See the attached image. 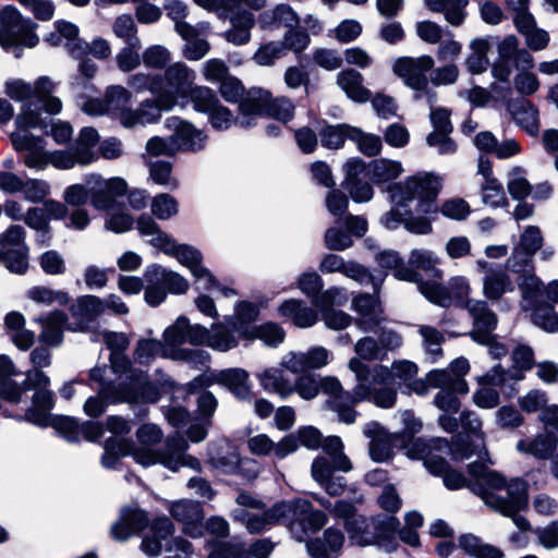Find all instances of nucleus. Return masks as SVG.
<instances>
[{
    "instance_id": "1",
    "label": "nucleus",
    "mask_w": 558,
    "mask_h": 558,
    "mask_svg": "<svg viewBox=\"0 0 558 558\" xmlns=\"http://www.w3.org/2000/svg\"><path fill=\"white\" fill-rule=\"evenodd\" d=\"M236 504L240 508L232 511V519L244 525L251 534L263 533L274 525L284 524L296 541L303 542L310 532L320 530L328 522L325 512L314 509L311 501L302 498L281 501L265 509L260 500L246 493H240Z\"/></svg>"
},
{
    "instance_id": "2",
    "label": "nucleus",
    "mask_w": 558,
    "mask_h": 558,
    "mask_svg": "<svg viewBox=\"0 0 558 558\" xmlns=\"http://www.w3.org/2000/svg\"><path fill=\"white\" fill-rule=\"evenodd\" d=\"M470 473L475 481L473 493L482 498L484 504L496 512L512 519L521 531H529L531 523L519 514L527 505V484L520 478L507 480L501 473L490 470L483 462H473Z\"/></svg>"
},
{
    "instance_id": "3",
    "label": "nucleus",
    "mask_w": 558,
    "mask_h": 558,
    "mask_svg": "<svg viewBox=\"0 0 558 558\" xmlns=\"http://www.w3.org/2000/svg\"><path fill=\"white\" fill-rule=\"evenodd\" d=\"M404 450L409 458L423 460L424 465L432 474L442 476L444 484L448 489H460L469 485L473 492L474 476L469 472L471 481L468 483L461 472L451 470L445 458L436 452L449 454L454 460H464L472 457L475 451L461 449L459 444H449L445 438H413L404 446ZM468 470L470 471V466H468Z\"/></svg>"
},
{
    "instance_id": "4",
    "label": "nucleus",
    "mask_w": 558,
    "mask_h": 558,
    "mask_svg": "<svg viewBox=\"0 0 558 558\" xmlns=\"http://www.w3.org/2000/svg\"><path fill=\"white\" fill-rule=\"evenodd\" d=\"M136 437L143 445L141 448H132V456L137 463L144 466L159 463L173 472L179 471L182 466L201 471V462L195 457L186 453L189 449L187 441L178 433L169 436L162 449L159 450L150 448L162 438V432L157 425H142L136 432Z\"/></svg>"
},
{
    "instance_id": "5",
    "label": "nucleus",
    "mask_w": 558,
    "mask_h": 558,
    "mask_svg": "<svg viewBox=\"0 0 558 558\" xmlns=\"http://www.w3.org/2000/svg\"><path fill=\"white\" fill-rule=\"evenodd\" d=\"M333 512L336 519L343 523L351 544L395 549L393 541L399 521L393 515L367 518L359 514L356 508L344 499L337 500Z\"/></svg>"
},
{
    "instance_id": "6",
    "label": "nucleus",
    "mask_w": 558,
    "mask_h": 558,
    "mask_svg": "<svg viewBox=\"0 0 558 558\" xmlns=\"http://www.w3.org/2000/svg\"><path fill=\"white\" fill-rule=\"evenodd\" d=\"M44 121L39 111L33 109L32 104L21 107L15 118L16 130L11 133L10 140L17 153H24L23 163L37 171H41L49 165L50 151L45 149V141L35 136L29 129L40 128Z\"/></svg>"
},
{
    "instance_id": "7",
    "label": "nucleus",
    "mask_w": 558,
    "mask_h": 558,
    "mask_svg": "<svg viewBox=\"0 0 558 558\" xmlns=\"http://www.w3.org/2000/svg\"><path fill=\"white\" fill-rule=\"evenodd\" d=\"M295 106L288 97H272L268 90L251 89L239 104V126L250 129L266 114L281 123H288L294 117Z\"/></svg>"
},
{
    "instance_id": "8",
    "label": "nucleus",
    "mask_w": 558,
    "mask_h": 558,
    "mask_svg": "<svg viewBox=\"0 0 558 558\" xmlns=\"http://www.w3.org/2000/svg\"><path fill=\"white\" fill-rule=\"evenodd\" d=\"M441 187V179L432 172H418L389 189L395 205L417 199L416 210L425 215L437 213L434 204Z\"/></svg>"
},
{
    "instance_id": "9",
    "label": "nucleus",
    "mask_w": 558,
    "mask_h": 558,
    "mask_svg": "<svg viewBox=\"0 0 558 558\" xmlns=\"http://www.w3.org/2000/svg\"><path fill=\"white\" fill-rule=\"evenodd\" d=\"M56 83L48 76L38 77L33 85L15 78L9 80L4 85V93L15 101H22L23 105L32 104L33 109L41 110L50 114H57L62 109V102L52 94L56 89Z\"/></svg>"
},
{
    "instance_id": "10",
    "label": "nucleus",
    "mask_w": 558,
    "mask_h": 558,
    "mask_svg": "<svg viewBox=\"0 0 558 558\" xmlns=\"http://www.w3.org/2000/svg\"><path fill=\"white\" fill-rule=\"evenodd\" d=\"M173 532L174 526L169 518H156L150 524L149 534L142 542V550L150 557H156L163 547L165 558H192V544L180 536L169 538Z\"/></svg>"
},
{
    "instance_id": "11",
    "label": "nucleus",
    "mask_w": 558,
    "mask_h": 558,
    "mask_svg": "<svg viewBox=\"0 0 558 558\" xmlns=\"http://www.w3.org/2000/svg\"><path fill=\"white\" fill-rule=\"evenodd\" d=\"M356 379L355 401L356 403L368 400L379 408H392L397 401V390L391 386L390 380L379 383L375 380L374 367H369L359 359L352 357L348 364Z\"/></svg>"
},
{
    "instance_id": "12",
    "label": "nucleus",
    "mask_w": 558,
    "mask_h": 558,
    "mask_svg": "<svg viewBox=\"0 0 558 558\" xmlns=\"http://www.w3.org/2000/svg\"><path fill=\"white\" fill-rule=\"evenodd\" d=\"M196 73L182 62L168 66L160 75L159 99L165 110H171L175 105L185 107L189 104Z\"/></svg>"
},
{
    "instance_id": "13",
    "label": "nucleus",
    "mask_w": 558,
    "mask_h": 558,
    "mask_svg": "<svg viewBox=\"0 0 558 558\" xmlns=\"http://www.w3.org/2000/svg\"><path fill=\"white\" fill-rule=\"evenodd\" d=\"M36 27L37 24L24 17L15 7L5 5L0 11V46L4 49L34 48L39 41Z\"/></svg>"
},
{
    "instance_id": "14",
    "label": "nucleus",
    "mask_w": 558,
    "mask_h": 558,
    "mask_svg": "<svg viewBox=\"0 0 558 558\" xmlns=\"http://www.w3.org/2000/svg\"><path fill=\"white\" fill-rule=\"evenodd\" d=\"M434 64V59L428 54H422L417 58L401 57L393 62L392 70L408 87L416 92V99L425 96L427 101L432 104L436 94L428 87L427 73L430 72Z\"/></svg>"
},
{
    "instance_id": "15",
    "label": "nucleus",
    "mask_w": 558,
    "mask_h": 558,
    "mask_svg": "<svg viewBox=\"0 0 558 558\" xmlns=\"http://www.w3.org/2000/svg\"><path fill=\"white\" fill-rule=\"evenodd\" d=\"M466 310L473 317V330L471 337L474 341L488 347V352L493 359L506 356L508 349L495 341L493 331L497 326V316L488 307L486 301L472 300L466 303Z\"/></svg>"
},
{
    "instance_id": "16",
    "label": "nucleus",
    "mask_w": 558,
    "mask_h": 558,
    "mask_svg": "<svg viewBox=\"0 0 558 558\" xmlns=\"http://www.w3.org/2000/svg\"><path fill=\"white\" fill-rule=\"evenodd\" d=\"M517 276V284L521 292V299L526 307L537 296L543 294V281L537 277L534 256L513 246L512 252L505 263V269Z\"/></svg>"
},
{
    "instance_id": "17",
    "label": "nucleus",
    "mask_w": 558,
    "mask_h": 558,
    "mask_svg": "<svg viewBox=\"0 0 558 558\" xmlns=\"http://www.w3.org/2000/svg\"><path fill=\"white\" fill-rule=\"evenodd\" d=\"M418 290L428 301L441 307H449L454 301L457 305L466 308V303L473 300L469 298V280L463 276L450 278L448 287L436 282H420Z\"/></svg>"
},
{
    "instance_id": "18",
    "label": "nucleus",
    "mask_w": 558,
    "mask_h": 558,
    "mask_svg": "<svg viewBox=\"0 0 558 558\" xmlns=\"http://www.w3.org/2000/svg\"><path fill=\"white\" fill-rule=\"evenodd\" d=\"M120 379V393L116 399L118 402L128 403H155L160 398L158 387L147 379L144 371L134 366L119 376Z\"/></svg>"
},
{
    "instance_id": "19",
    "label": "nucleus",
    "mask_w": 558,
    "mask_h": 558,
    "mask_svg": "<svg viewBox=\"0 0 558 558\" xmlns=\"http://www.w3.org/2000/svg\"><path fill=\"white\" fill-rule=\"evenodd\" d=\"M25 381L36 390L33 397V405L25 413L26 420L46 427L50 423V410L53 407L52 392L48 389L49 377L41 371L31 369L26 373Z\"/></svg>"
},
{
    "instance_id": "20",
    "label": "nucleus",
    "mask_w": 558,
    "mask_h": 558,
    "mask_svg": "<svg viewBox=\"0 0 558 558\" xmlns=\"http://www.w3.org/2000/svg\"><path fill=\"white\" fill-rule=\"evenodd\" d=\"M85 182L89 187L90 204L97 210L116 209L119 199L128 192V183L119 177L104 179L99 174H89Z\"/></svg>"
},
{
    "instance_id": "21",
    "label": "nucleus",
    "mask_w": 558,
    "mask_h": 558,
    "mask_svg": "<svg viewBox=\"0 0 558 558\" xmlns=\"http://www.w3.org/2000/svg\"><path fill=\"white\" fill-rule=\"evenodd\" d=\"M513 366L505 369L500 364L494 366L480 379L481 384L494 385V387H502L509 380L523 379V372L532 368L534 364V354L530 347L519 344L512 352Z\"/></svg>"
},
{
    "instance_id": "22",
    "label": "nucleus",
    "mask_w": 558,
    "mask_h": 558,
    "mask_svg": "<svg viewBox=\"0 0 558 558\" xmlns=\"http://www.w3.org/2000/svg\"><path fill=\"white\" fill-rule=\"evenodd\" d=\"M248 373L240 367L222 369L220 372L196 377L190 385L193 389L218 384L227 387L240 400L251 398L252 389L248 383Z\"/></svg>"
},
{
    "instance_id": "23",
    "label": "nucleus",
    "mask_w": 558,
    "mask_h": 558,
    "mask_svg": "<svg viewBox=\"0 0 558 558\" xmlns=\"http://www.w3.org/2000/svg\"><path fill=\"white\" fill-rule=\"evenodd\" d=\"M319 391L330 396L327 407L337 412L339 420L345 424L355 422L357 412L353 410L356 404L355 388L352 392L343 391L341 383L332 376L319 377Z\"/></svg>"
},
{
    "instance_id": "24",
    "label": "nucleus",
    "mask_w": 558,
    "mask_h": 558,
    "mask_svg": "<svg viewBox=\"0 0 558 558\" xmlns=\"http://www.w3.org/2000/svg\"><path fill=\"white\" fill-rule=\"evenodd\" d=\"M319 270L324 274L341 272L360 284H372L375 291L380 288L386 277V272L379 276L373 275L364 266L355 262H345L336 254L325 255L319 264Z\"/></svg>"
},
{
    "instance_id": "25",
    "label": "nucleus",
    "mask_w": 558,
    "mask_h": 558,
    "mask_svg": "<svg viewBox=\"0 0 558 558\" xmlns=\"http://www.w3.org/2000/svg\"><path fill=\"white\" fill-rule=\"evenodd\" d=\"M168 511L182 525L184 533L199 537L204 527V510L201 502L191 499H180L170 502Z\"/></svg>"
},
{
    "instance_id": "26",
    "label": "nucleus",
    "mask_w": 558,
    "mask_h": 558,
    "mask_svg": "<svg viewBox=\"0 0 558 558\" xmlns=\"http://www.w3.org/2000/svg\"><path fill=\"white\" fill-rule=\"evenodd\" d=\"M351 310L356 313L354 323L362 331H373L384 320L381 303L376 295L360 293L352 299Z\"/></svg>"
},
{
    "instance_id": "27",
    "label": "nucleus",
    "mask_w": 558,
    "mask_h": 558,
    "mask_svg": "<svg viewBox=\"0 0 558 558\" xmlns=\"http://www.w3.org/2000/svg\"><path fill=\"white\" fill-rule=\"evenodd\" d=\"M165 126L172 132L178 151L196 153L202 150L206 145L207 135L187 121L178 117H170L166 120Z\"/></svg>"
},
{
    "instance_id": "28",
    "label": "nucleus",
    "mask_w": 558,
    "mask_h": 558,
    "mask_svg": "<svg viewBox=\"0 0 558 558\" xmlns=\"http://www.w3.org/2000/svg\"><path fill=\"white\" fill-rule=\"evenodd\" d=\"M330 352L320 345H316L306 352H289L284 354L279 365L293 374L305 373L311 369H319L329 363Z\"/></svg>"
},
{
    "instance_id": "29",
    "label": "nucleus",
    "mask_w": 558,
    "mask_h": 558,
    "mask_svg": "<svg viewBox=\"0 0 558 558\" xmlns=\"http://www.w3.org/2000/svg\"><path fill=\"white\" fill-rule=\"evenodd\" d=\"M470 371L469 361L465 357H457L448 368L434 369L427 374V380L432 387L450 386L452 389L464 395L469 391L464 376Z\"/></svg>"
},
{
    "instance_id": "30",
    "label": "nucleus",
    "mask_w": 558,
    "mask_h": 558,
    "mask_svg": "<svg viewBox=\"0 0 558 558\" xmlns=\"http://www.w3.org/2000/svg\"><path fill=\"white\" fill-rule=\"evenodd\" d=\"M149 243L168 255L174 256L177 260L190 269L191 274L202 265V253L193 246L178 245L168 234H159L158 238L149 240Z\"/></svg>"
},
{
    "instance_id": "31",
    "label": "nucleus",
    "mask_w": 558,
    "mask_h": 558,
    "mask_svg": "<svg viewBox=\"0 0 558 558\" xmlns=\"http://www.w3.org/2000/svg\"><path fill=\"white\" fill-rule=\"evenodd\" d=\"M338 471L326 457H317L312 463V477L317 482L328 495L340 496L344 493L347 482L343 476H335Z\"/></svg>"
},
{
    "instance_id": "32",
    "label": "nucleus",
    "mask_w": 558,
    "mask_h": 558,
    "mask_svg": "<svg viewBox=\"0 0 558 558\" xmlns=\"http://www.w3.org/2000/svg\"><path fill=\"white\" fill-rule=\"evenodd\" d=\"M148 524L147 514L138 508L125 507L120 518L111 526V535L117 541H125L143 531Z\"/></svg>"
},
{
    "instance_id": "33",
    "label": "nucleus",
    "mask_w": 558,
    "mask_h": 558,
    "mask_svg": "<svg viewBox=\"0 0 558 558\" xmlns=\"http://www.w3.org/2000/svg\"><path fill=\"white\" fill-rule=\"evenodd\" d=\"M102 339L106 347L111 351L109 361L112 372L117 376H122L126 369L133 366L124 354L130 343L126 335L123 332L105 331Z\"/></svg>"
},
{
    "instance_id": "34",
    "label": "nucleus",
    "mask_w": 558,
    "mask_h": 558,
    "mask_svg": "<svg viewBox=\"0 0 558 558\" xmlns=\"http://www.w3.org/2000/svg\"><path fill=\"white\" fill-rule=\"evenodd\" d=\"M343 543V533L338 529L328 527L322 537L307 542L306 549L312 558H333L341 550Z\"/></svg>"
},
{
    "instance_id": "35",
    "label": "nucleus",
    "mask_w": 558,
    "mask_h": 558,
    "mask_svg": "<svg viewBox=\"0 0 558 558\" xmlns=\"http://www.w3.org/2000/svg\"><path fill=\"white\" fill-rule=\"evenodd\" d=\"M227 17L231 27L222 34L223 38L235 46L246 45L251 40V29L255 24L253 13L238 9Z\"/></svg>"
},
{
    "instance_id": "36",
    "label": "nucleus",
    "mask_w": 558,
    "mask_h": 558,
    "mask_svg": "<svg viewBox=\"0 0 558 558\" xmlns=\"http://www.w3.org/2000/svg\"><path fill=\"white\" fill-rule=\"evenodd\" d=\"M279 314L291 320L299 328H310L318 319L315 308L307 306L302 300L289 299L283 301L278 307Z\"/></svg>"
},
{
    "instance_id": "37",
    "label": "nucleus",
    "mask_w": 558,
    "mask_h": 558,
    "mask_svg": "<svg viewBox=\"0 0 558 558\" xmlns=\"http://www.w3.org/2000/svg\"><path fill=\"white\" fill-rule=\"evenodd\" d=\"M542 295H537L526 307L525 301L521 299V308L531 313L532 323L547 332L558 331V313L553 306L542 303Z\"/></svg>"
},
{
    "instance_id": "38",
    "label": "nucleus",
    "mask_w": 558,
    "mask_h": 558,
    "mask_svg": "<svg viewBox=\"0 0 558 558\" xmlns=\"http://www.w3.org/2000/svg\"><path fill=\"white\" fill-rule=\"evenodd\" d=\"M514 291V284L509 274L501 269H489L483 278V295L490 302H497L509 292Z\"/></svg>"
},
{
    "instance_id": "39",
    "label": "nucleus",
    "mask_w": 558,
    "mask_h": 558,
    "mask_svg": "<svg viewBox=\"0 0 558 558\" xmlns=\"http://www.w3.org/2000/svg\"><path fill=\"white\" fill-rule=\"evenodd\" d=\"M418 372L417 365L409 360H397L388 368L385 365L374 366L375 380L383 383L390 380L391 383L398 380L399 384H408L412 380Z\"/></svg>"
},
{
    "instance_id": "40",
    "label": "nucleus",
    "mask_w": 558,
    "mask_h": 558,
    "mask_svg": "<svg viewBox=\"0 0 558 558\" xmlns=\"http://www.w3.org/2000/svg\"><path fill=\"white\" fill-rule=\"evenodd\" d=\"M508 110L514 121L527 134L536 136L539 132L538 110L526 99L517 100L508 105Z\"/></svg>"
},
{
    "instance_id": "41",
    "label": "nucleus",
    "mask_w": 558,
    "mask_h": 558,
    "mask_svg": "<svg viewBox=\"0 0 558 558\" xmlns=\"http://www.w3.org/2000/svg\"><path fill=\"white\" fill-rule=\"evenodd\" d=\"M208 461L216 469L231 472L239 465L240 456L228 440H220L209 445Z\"/></svg>"
},
{
    "instance_id": "42",
    "label": "nucleus",
    "mask_w": 558,
    "mask_h": 558,
    "mask_svg": "<svg viewBox=\"0 0 558 558\" xmlns=\"http://www.w3.org/2000/svg\"><path fill=\"white\" fill-rule=\"evenodd\" d=\"M283 367H268L256 374L264 390L277 393L281 399L292 396V381L284 375Z\"/></svg>"
},
{
    "instance_id": "43",
    "label": "nucleus",
    "mask_w": 558,
    "mask_h": 558,
    "mask_svg": "<svg viewBox=\"0 0 558 558\" xmlns=\"http://www.w3.org/2000/svg\"><path fill=\"white\" fill-rule=\"evenodd\" d=\"M425 5L435 13H442L447 23L461 26L466 17L469 0H424Z\"/></svg>"
},
{
    "instance_id": "44",
    "label": "nucleus",
    "mask_w": 558,
    "mask_h": 558,
    "mask_svg": "<svg viewBox=\"0 0 558 558\" xmlns=\"http://www.w3.org/2000/svg\"><path fill=\"white\" fill-rule=\"evenodd\" d=\"M375 260L386 271L392 270L398 280L420 283L421 276L411 267L405 266L396 251H381L376 254Z\"/></svg>"
},
{
    "instance_id": "45",
    "label": "nucleus",
    "mask_w": 558,
    "mask_h": 558,
    "mask_svg": "<svg viewBox=\"0 0 558 558\" xmlns=\"http://www.w3.org/2000/svg\"><path fill=\"white\" fill-rule=\"evenodd\" d=\"M464 433L474 435L478 438L480 442L473 446L465 444L462 440V437L459 435L454 438L452 444H459L461 449H468L469 451H475L474 454L482 457V454H487V451L484 446V433L482 430V422L478 416L471 411H463L460 415V424Z\"/></svg>"
},
{
    "instance_id": "46",
    "label": "nucleus",
    "mask_w": 558,
    "mask_h": 558,
    "mask_svg": "<svg viewBox=\"0 0 558 558\" xmlns=\"http://www.w3.org/2000/svg\"><path fill=\"white\" fill-rule=\"evenodd\" d=\"M337 84L353 101L366 102L371 98V92L363 86V75L354 69L340 71Z\"/></svg>"
},
{
    "instance_id": "47",
    "label": "nucleus",
    "mask_w": 558,
    "mask_h": 558,
    "mask_svg": "<svg viewBox=\"0 0 558 558\" xmlns=\"http://www.w3.org/2000/svg\"><path fill=\"white\" fill-rule=\"evenodd\" d=\"M38 322L43 326L39 340L50 347L60 345L63 339V326L68 322L66 314L62 311H54L38 318Z\"/></svg>"
},
{
    "instance_id": "48",
    "label": "nucleus",
    "mask_w": 558,
    "mask_h": 558,
    "mask_svg": "<svg viewBox=\"0 0 558 558\" xmlns=\"http://www.w3.org/2000/svg\"><path fill=\"white\" fill-rule=\"evenodd\" d=\"M92 162V155L85 149H77L75 146L69 149L50 151L49 157V165L61 170L72 169L75 166H87Z\"/></svg>"
},
{
    "instance_id": "49",
    "label": "nucleus",
    "mask_w": 558,
    "mask_h": 558,
    "mask_svg": "<svg viewBox=\"0 0 558 558\" xmlns=\"http://www.w3.org/2000/svg\"><path fill=\"white\" fill-rule=\"evenodd\" d=\"M557 445L546 435L538 434L533 438H522L515 445V450L522 454L531 456L537 460L548 459Z\"/></svg>"
},
{
    "instance_id": "50",
    "label": "nucleus",
    "mask_w": 558,
    "mask_h": 558,
    "mask_svg": "<svg viewBox=\"0 0 558 558\" xmlns=\"http://www.w3.org/2000/svg\"><path fill=\"white\" fill-rule=\"evenodd\" d=\"M238 333L246 339H259L268 347H277L286 338L284 330L276 323H266L250 329L241 330L235 325Z\"/></svg>"
},
{
    "instance_id": "51",
    "label": "nucleus",
    "mask_w": 558,
    "mask_h": 558,
    "mask_svg": "<svg viewBox=\"0 0 558 558\" xmlns=\"http://www.w3.org/2000/svg\"><path fill=\"white\" fill-rule=\"evenodd\" d=\"M258 22L263 28L274 25H282L288 29L299 26L300 17L288 4H278L271 11H265L259 15Z\"/></svg>"
},
{
    "instance_id": "52",
    "label": "nucleus",
    "mask_w": 558,
    "mask_h": 558,
    "mask_svg": "<svg viewBox=\"0 0 558 558\" xmlns=\"http://www.w3.org/2000/svg\"><path fill=\"white\" fill-rule=\"evenodd\" d=\"M417 332L422 338V348L426 359L430 363L437 362L442 356L441 345L445 342V335L429 325H418Z\"/></svg>"
},
{
    "instance_id": "53",
    "label": "nucleus",
    "mask_w": 558,
    "mask_h": 558,
    "mask_svg": "<svg viewBox=\"0 0 558 558\" xmlns=\"http://www.w3.org/2000/svg\"><path fill=\"white\" fill-rule=\"evenodd\" d=\"M458 544L468 555L474 558H504V551L490 544L484 543L473 534L461 535Z\"/></svg>"
},
{
    "instance_id": "54",
    "label": "nucleus",
    "mask_w": 558,
    "mask_h": 558,
    "mask_svg": "<svg viewBox=\"0 0 558 558\" xmlns=\"http://www.w3.org/2000/svg\"><path fill=\"white\" fill-rule=\"evenodd\" d=\"M150 268L155 282L159 280L167 293L184 294L189 290V281L180 274L160 265H151Z\"/></svg>"
},
{
    "instance_id": "55",
    "label": "nucleus",
    "mask_w": 558,
    "mask_h": 558,
    "mask_svg": "<svg viewBox=\"0 0 558 558\" xmlns=\"http://www.w3.org/2000/svg\"><path fill=\"white\" fill-rule=\"evenodd\" d=\"M471 52L465 59L466 69L472 74H480L489 65L488 51L489 43L485 38H474L470 43Z\"/></svg>"
},
{
    "instance_id": "56",
    "label": "nucleus",
    "mask_w": 558,
    "mask_h": 558,
    "mask_svg": "<svg viewBox=\"0 0 558 558\" xmlns=\"http://www.w3.org/2000/svg\"><path fill=\"white\" fill-rule=\"evenodd\" d=\"M403 172L400 161L379 158L369 163V175L375 184H383L397 179Z\"/></svg>"
},
{
    "instance_id": "57",
    "label": "nucleus",
    "mask_w": 558,
    "mask_h": 558,
    "mask_svg": "<svg viewBox=\"0 0 558 558\" xmlns=\"http://www.w3.org/2000/svg\"><path fill=\"white\" fill-rule=\"evenodd\" d=\"M71 313L81 322H92L104 314L102 299L96 295H83L71 306Z\"/></svg>"
},
{
    "instance_id": "58",
    "label": "nucleus",
    "mask_w": 558,
    "mask_h": 558,
    "mask_svg": "<svg viewBox=\"0 0 558 558\" xmlns=\"http://www.w3.org/2000/svg\"><path fill=\"white\" fill-rule=\"evenodd\" d=\"M320 447L327 454L325 457L329 459L331 465L338 471L349 472L352 470L350 459L343 453V444L340 437L329 436L324 440L322 439Z\"/></svg>"
},
{
    "instance_id": "59",
    "label": "nucleus",
    "mask_w": 558,
    "mask_h": 558,
    "mask_svg": "<svg viewBox=\"0 0 558 558\" xmlns=\"http://www.w3.org/2000/svg\"><path fill=\"white\" fill-rule=\"evenodd\" d=\"M70 54L73 58H82L87 54H93L99 60H105L111 56V46L105 38H95L92 43L78 40L70 48Z\"/></svg>"
},
{
    "instance_id": "60",
    "label": "nucleus",
    "mask_w": 558,
    "mask_h": 558,
    "mask_svg": "<svg viewBox=\"0 0 558 558\" xmlns=\"http://www.w3.org/2000/svg\"><path fill=\"white\" fill-rule=\"evenodd\" d=\"M0 264L11 272L24 274L28 268V247H0Z\"/></svg>"
},
{
    "instance_id": "61",
    "label": "nucleus",
    "mask_w": 558,
    "mask_h": 558,
    "mask_svg": "<svg viewBox=\"0 0 558 558\" xmlns=\"http://www.w3.org/2000/svg\"><path fill=\"white\" fill-rule=\"evenodd\" d=\"M108 113H113L119 118L122 110L128 109V104L132 99V93L122 85L108 86L104 95Z\"/></svg>"
},
{
    "instance_id": "62",
    "label": "nucleus",
    "mask_w": 558,
    "mask_h": 558,
    "mask_svg": "<svg viewBox=\"0 0 558 558\" xmlns=\"http://www.w3.org/2000/svg\"><path fill=\"white\" fill-rule=\"evenodd\" d=\"M507 189L512 198L518 201L524 199L531 194L532 187L523 168L514 167L508 172Z\"/></svg>"
},
{
    "instance_id": "63",
    "label": "nucleus",
    "mask_w": 558,
    "mask_h": 558,
    "mask_svg": "<svg viewBox=\"0 0 558 558\" xmlns=\"http://www.w3.org/2000/svg\"><path fill=\"white\" fill-rule=\"evenodd\" d=\"M350 140L356 144L357 149L367 157L376 156L383 148L381 138L372 133H365L359 128L350 130Z\"/></svg>"
},
{
    "instance_id": "64",
    "label": "nucleus",
    "mask_w": 558,
    "mask_h": 558,
    "mask_svg": "<svg viewBox=\"0 0 558 558\" xmlns=\"http://www.w3.org/2000/svg\"><path fill=\"white\" fill-rule=\"evenodd\" d=\"M132 454V444L122 438H109L105 442V452L101 463L105 468L116 466L120 457Z\"/></svg>"
}]
</instances>
